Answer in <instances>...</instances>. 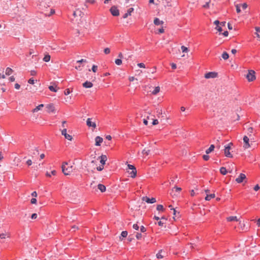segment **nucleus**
I'll return each mask as SVG.
<instances>
[{
  "mask_svg": "<svg viewBox=\"0 0 260 260\" xmlns=\"http://www.w3.org/2000/svg\"><path fill=\"white\" fill-rule=\"evenodd\" d=\"M62 171L65 175H69L73 171V166L69 165L67 162H64L61 167Z\"/></svg>",
  "mask_w": 260,
  "mask_h": 260,
  "instance_id": "1",
  "label": "nucleus"
},
{
  "mask_svg": "<svg viewBox=\"0 0 260 260\" xmlns=\"http://www.w3.org/2000/svg\"><path fill=\"white\" fill-rule=\"evenodd\" d=\"M127 167L129 170H131V171H128V172L129 174L130 175L131 177L132 178L136 177V176L137 175V170H136V168H135V167L133 165L128 164L127 165Z\"/></svg>",
  "mask_w": 260,
  "mask_h": 260,
  "instance_id": "2",
  "label": "nucleus"
},
{
  "mask_svg": "<svg viewBox=\"0 0 260 260\" xmlns=\"http://www.w3.org/2000/svg\"><path fill=\"white\" fill-rule=\"evenodd\" d=\"M255 72L253 70H249L246 75V78L248 81H253L255 79Z\"/></svg>",
  "mask_w": 260,
  "mask_h": 260,
  "instance_id": "3",
  "label": "nucleus"
},
{
  "mask_svg": "<svg viewBox=\"0 0 260 260\" xmlns=\"http://www.w3.org/2000/svg\"><path fill=\"white\" fill-rule=\"evenodd\" d=\"M232 143H230L227 146H225L224 149V153L226 157H232L233 155L230 153V149L231 146L233 145Z\"/></svg>",
  "mask_w": 260,
  "mask_h": 260,
  "instance_id": "4",
  "label": "nucleus"
},
{
  "mask_svg": "<svg viewBox=\"0 0 260 260\" xmlns=\"http://www.w3.org/2000/svg\"><path fill=\"white\" fill-rule=\"evenodd\" d=\"M61 135H63L64 138L69 141H72L73 139V137L71 135L67 133V129L66 128H63L61 131Z\"/></svg>",
  "mask_w": 260,
  "mask_h": 260,
  "instance_id": "5",
  "label": "nucleus"
},
{
  "mask_svg": "<svg viewBox=\"0 0 260 260\" xmlns=\"http://www.w3.org/2000/svg\"><path fill=\"white\" fill-rule=\"evenodd\" d=\"M217 76V73L214 72H208L205 74L204 77L206 79L215 78Z\"/></svg>",
  "mask_w": 260,
  "mask_h": 260,
  "instance_id": "6",
  "label": "nucleus"
},
{
  "mask_svg": "<svg viewBox=\"0 0 260 260\" xmlns=\"http://www.w3.org/2000/svg\"><path fill=\"white\" fill-rule=\"evenodd\" d=\"M112 15L117 16L119 15V12L117 7L115 6H112L110 10Z\"/></svg>",
  "mask_w": 260,
  "mask_h": 260,
  "instance_id": "7",
  "label": "nucleus"
},
{
  "mask_svg": "<svg viewBox=\"0 0 260 260\" xmlns=\"http://www.w3.org/2000/svg\"><path fill=\"white\" fill-rule=\"evenodd\" d=\"M142 200L143 201H145L147 203L149 204H152L156 202V199L154 198H152L151 199H149L147 197H143L142 198Z\"/></svg>",
  "mask_w": 260,
  "mask_h": 260,
  "instance_id": "8",
  "label": "nucleus"
},
{
  "mask_svg": "<svg viewBox=\"0 0 260 260\" xmlns=\"http://www.w3.org/2000/svg\"><path fill=\"white\" fill-rule=\"evenodd\" d=\"M243 141H244V148L245 149H247L250 147V144H249V138L245 136L243 138Z\"/></svg>",
  "mask_w": 260,
  "mask_h": 260,
  "instance_id": "9",
  "label": "nucleus"
},
{
  "mask_svg": "<svg viewBox=\"0 0 260 260\" xmlns=\"http://www.w3.org/2000/svg\"><path fill=\"white\" fill-rule=\"evenodd\" d=\"M246 175L244 174L241 173L239 177L236 179V181L238 183H242L243 180H244L246 179Z\"/></svg>",
  "mask_w": 260,
  "mask_h": 260,
  "instance_id": "10",
  "label": "nucleus"
},
{
  "mask_svg": "<svg viewBox=\"0 0 260 260\" xmlns=\"http://www.w3.org/2000/svg\"><path fill=\"white\" fill-rule=\"evenodd\" d=\"M103 141V139L102 137L100 136L96 137L95 138V145L96 146H101Z\"/></svg>",
  "mask_w": 260,
  "mask_h": 260,
  "instance_id": "11",
  "label": "nucleus"
},
{
  "mask_svg": "<svg viewBox=\"0 0 260 260\" xmlns=\"http://www.w3.org/2000/svg\"><path fill=\"white\" fill-rule=\"evenodd\" d=\"M87 125L89 127H92L95 128L96 126V124L94 122L91 121V118H88L86 121Z\"/></svg>",
  "mask_w": 260,
  "mask_h": 260,
  "instance_id": "12",
  "label": "nucleus"
},
{
  "mask_svg": "<svg viewBox=\"0 0 260 260\" xmlns=\"http://www.w3.org/2000/svg\"><path fill=\"white\" fill-rule=\"evenodd\" d=\"M46 108L47 109V111L49 113L50 112H55V108L53 104H49L46 105Z\"/></svg>",
  "mask_w": 260,
  "mask_h": 260,
  "instance_id": "13",
  "label": "nucleus"
},
{
  "mask_svg": "<svg viewBox=\"0 0 260 260\" xmlns=\"http://www.w3.org/2000/svg\"><path fill=\"white\" fill-rule=\"evenodd\" d=\"M100 159V162L102 165H104L107 160V157L106 155H102L99 157Z\"/></svg>",
  "mask_w": 260,
  "mask_h": 260,
  "instance_id": "14",
  "label": "nucleus"
},
{
  "mask_svg": "<svg viewBox=\"0 0 260 260\" xmlns=\"http://www.w3.org/2000/svg\"><path fill=\"white\" fill-rule=\"evenodd\" d=\"M134 11V8H131L128 9L127 12L123 15V18H127L128 16L131 15L132 13Z\"/></svg>",
  "mask_w": 260,
  "mask_h": 260,
  "instance_id": "15",
  "label": "nucleus"
},
{
  "mask_svg": "<svg viewBox=\"0 0 260 260\" xmlns=\"http://www.w3.org/2000/svg\"><path fill=\"white\" fill-rule=\"evenodd\" d=\"M93 86V84L91 82L86 81L84 83H83V86L86 88H89L92 87Z\"/></svg>",
  "mask_w": 260,
  "mask_h": 260,
  "instance_id": "16",
  "label": "nucleus"
},
{
  "mask_svg": "<svg viewBox=\"0 0 260 260\" xmlns=\"http://www.w3.org/2000/svg\"><path fill=\"white\" fill-rule=\"evenodd\" d=\"M39 152L38 150H37L35 148V149H31V150H29V155L32 156L34 155H38Z\"/></svg>",
  "mask_w": 260,
  "mask_h": 260,
  "instance_id": "17",
  "label": "nucleus"
},
{
  "mask_svg": "<svg viewBox=\"0 0 260 260\" xmlns=\"http://www.w3.org/2000/svg\"><path fill=\"white\" fill-rule=\"evenodd\" d=\"M174 190L176 192H179L181 190V188L180 187H175L174 188V189H172V192L171 193V194L173 196H178L177 193L176 194V193H174V194H173L174 192Z\"/></svg>",
  "mask_w": 260,
  "mask_h": 260,
  "instance_id": "18",
  "label": "nucleus"
},
{
  "mask_svg": "<svg viewBox=\"0 0 260 260\" xmlns=\"http://www.w3.org/2000/svg\"><path fill=\"white\" fill-rule=\"evenodd\" d=\"M44 105L43 104H40L39 106H37L35 108L32 109V112L36 113L38 112V111L42 109L43 107H44Z\"/></svg>",
  "mask_w": 260,
  "mask_h": 260,
  "instance_id": "19",
  "label": "nucleus"
},
{
  "mask_svg": "<svg viewBox=\"0 0 260 260\" xmlns=\"http://www.w3.org/2000/svg\"><path fill=\"white\" fill-rule=\"evenodd\" d=\"M154 23L155 25H159L160 24H162L164 23V21L160 20L157 18H155L154 20Z\"/></svg>",
  "mask_w": 260,
  "mask_h": 260,
  "instance_id": "20",
  "label": "nucleus"
},
{
  "mask_svg": "<svg viewBox=\"0 0 260 260\" xmlns=\"http://www.w3.org/2000/svg\"><path fill=\"white\" fill-rule=\"evenodd\" d=\"M228 221H238L239 219L237 216H230L226 218Z\"/></svg>",
  "mask_w": 260,
  "mask_h": 260,
  "instance_id": "21",
  "label": "nucleus"
},
{
  "mask_svg": "<svg viewBox=\"0 0 260 260\" xmlns=\"http://www.w3.org/2000/svg\"><path fill=\"white\" fill-rule=\"evenodd\" d=\"M98 187V189L102 192L106 191V186L102 184H99Z\"/></svg>",
  "mask_w": 260,
  "mask_h": 260,
  "instance_id": "22",
  "label": "nucleus"
},
{
  "mask_svg": "<svg viewBox=\"0 0 260 260\" xmlns=\"http://www.w3.org/2000/svg\"><path fill=\"white\" fill-rule=\"evenodd\" d=\"M59 88L57 87L56 85H55V86L53 85H51L49 86V89L50 91H53V92H57Z\"/></svg>",
  "mask_w": 260,
  "mask_h": 260,
  "instance_id": "23",
  "label": "nucleus"
},
{
  "mask_svg": "<svg viewBox=\"0 0 260 260\" xmlns=\"http://www.w3.org/2000/svg\"><path fill=\"white\" fill-rule=\"evenodd\" d=\"M215 197V196L214 193H212V194H207L206 197H205V200L206 201H209L211 199L214 198Z\"/></svg>",
  "mask_w": 260,
  "mask_h": 260,
  "instance_id": "24",
  "label": "nucleus"
},
{
  "mask_svg": "<svg viewBox=\"0 0 260 260\" xmlns=\"http://www.w3.org/2000/svg\"><path fill=\"white\" fill-rule=\"evenodd\" d=\"M215 147L214 145H211L210 147L206 150V154H209L214 150Z\"/></svg>",
  "mask_w": 260,
  "mask_h": 260,
  "instance_id": "25",
  "label": "nucleus"
},
{
  "mask_svg": "<svg viewBox=\"0 0 260 260\" xmlns=\"http://www.w3.org/2000/svg\"><path fill=\"white\" fill-rule=\"evenodd\" d=\"M150 152V149L147 148H144L142 152V154L143 155H149Z\"/></svg>",
  "mask_w": 260,
  "mask_h": 260,
  "instance_id": "26",
  "label": "nucleus"
},
{
  "mask_svg": "<svg viewBox=\"0 0 260 260\" xmlns=\"http://www.w3.org/2000/svg\"><path fill=\"white\" fill-rule=\"evenodd\" d=\"M160 91V88L159 86L155 87L154 89L152 91V93L154 95L158 93Z\"/></svg>",
  "mask_w": 260,
  "mask_h": 260,
  "instance_id": "27",
  "label": "nucleus"
},
{
  "mask_svg": "<svg viewBox=\"0 0 260 260\" xmlns=\"http://www.w3.org/2000/svg\"><path fill=\"white\" fill-rule=\"evenodd\" d=\"M56 172L55 170H53L50 173H48V172H47L46 174V175L47 176V177H51V175H56Z\"/></svg>",
  "mask_w": 260,
  "mask_h": 260,
  "instance_id": "28",
  "label": "nucleus"
},
{
  "mask_svg": "<svg viewBox=\"0 0 260 260\" xmlns=\"http://www.w3.org/2000/svg\"><path fill=\"white\" fill-rule=\"evenodd\" d=\"M220 172L221 174L225 175L227 173V171L225 168L221 167L220 169Z\"/></svg>",
  "mask_w": 260,
  "mask_h": 260,
  "instance_id": "29",
  "label": "nucleus"
},
{
  "mask_svg": "<svg viewBox=\"0 0 260 260\" xmlns=\"http://www.w3.org/2000/svg\"><path fill=\"white\" fill-rule=\"evenodd\" d=\"M255 30H256V37L258 38H260V28L258 27H255Z\"/></svg>",
  "mask_w": 260,
  "mask_h": 260,
  "instance_id": "30",
  "label": "nucleus"
},
{
  "mask_svg": "<svg viewBox=\"0 0 260 260\" xmlns=\"http://www.w3.org/2000/svg\"><path fill=\"white\" fill-rule=\"evenodd\" d=\"M222 57L224 60H226L229 58V55L228 53L224 52L222 54Z\"/></svg>",
  "mask_w": 260,
  "mask_h": 260,
  "instance_id": "31",
  "label": "nucleus"
},
{
  "mask_svg": "<svg viewBox=\"0 0 260 260\" xmlns=\"http://www.w3.org/2000/svg\"><path fill=\"white\" fill-rule=\"evenodd\" d=\"M13 72L12 69L10 68H7L6 70V74L7 75H10Z\"/></svg>",
  "mask_w": 260,
  "mask_h": 260,
  "instance_id": "32",
  "label": "nucleus"
},
{
  "mask_svg": "<svg viewBox=\"0 0 260 260\" xmlns=\"http://www.w3.org/2000/svg\"><path fill=\"white\" fill-rule=\"evenodd\" d=\"M211 2V0H209L208 2H206V4L203 6V7L206 9L209 8Z\"/></svg>",
  "mask_w": 260,
  "mask_h": 260,
  "instance_id": "33",
  "label": "nucleus"
},
{
  "mask_svg": "<svg viewBox=\"0 0 260 260\" xmlns=\"http://www.w3.org/2000/svg\"><path fill=\"white\" fill-rule=\"evenodd\" d=\"M50 60V56L49 54L46 55L43 58V60L45 62H48Z\"/></svg>",
  "mask_w": 260,
  "mask_h": 260,
  "instance_id": "34",
  "label": "nucleus"
},
{
  "mask_svg": "<svg viewBox=\"0 0 260 260\" xmlns=\"http://www.w3.org/2000/svg\"><path fill=\"white\" fill-rule=\"evenodd\" d=\"M253 130V129L252 127H249L247 129L248 134L250 137L251 136V133H252Z\"/></svg>",
  "mask_w": 260,
  "mask_h": 260,
  "instance_id": "35",
  "label": "nucleus"
},
{
  "mask_svg": "<svg viewBox=\"0 0 260 260\" xmlns=\"http://www.w3.org/2000/svg\"><path fill=\"white\" fill-rule=\"evenodd\" d=\"M181 49L182 51L183 52H186V53H187V52H188V51H189V50H188V49L186 47H185V46H182L181 47Z\"/></svg>",
  "mask_w": 260,
  "mask_h": 260,
  "instance_id": "36",
  "label": "nucleus"
},
{
  "mask_svg": "<svg viewBox=\"0 0 260 260\" xmlns=\"http://www.w3.org/2000/svg\"><path fill=\"white\" fill-rule=\"evenodd\" d=\"M162 251V250H160L157 254H156V257L157 258H162L164 257V256L161 254V252Z\"/></svg>",
  "mask_w": 260,
  "mask_h": 260,
  "instance_id": "37",
  "label": "nucleus"
},
{
  "mask_svg": "<svg viewBox=\"0 0 260 260\" xmlns=\"http://www.w3.org/2000/svg\"><path fill=\"white\" fill-rule=\"evenodd\" d=\"M115 62L117 65L120 66L122 62L121 59H116L115 60Z\"/></svg>",
  "mask_w": 260,
  "mask_h": 260,
  "instance_id": "38",
  "label": "nucleus"
},
{
  "mask_svg": "<svg viewBox=\"0 0 260 260\" xmlns=\"http://www.w3.org/2000/svg\"><path fill=\"white\" fill-rule=\"evenodd\" d=\"M156 209L158 211H164V207L161 205H158Z\"/></svg>",
  "mask_w": 260,
  "mask_h": 260,
  "instance_id": "39",
  "label": "nucleus"
},
{
  "mask_svg": "<svg viewBox=\"0 0 260 260\" xmlns=\"http://www.w3.org/2000/svg\"><path fill=\"white\" fill-rule=\"evenodd\" d=\"M157 113H158L157 114V116L158 117H159L160 116H161L162 117H164V116L162 115V109H160V110H158L157 111Z\"/></svg>",
  "mask_w": 260,
  "mask_h": 260,
  "instance_id": "40",
  "label": "nucleus"
},
{
  "mask_svg": "<svg viewBox=\"0 0 260 260\" xmlns=\"http://www.w3.org/2000/svg\"><path fill=\"white\" fill-rule=\"evenodd\" d=\"M97 70H98V66L96 65H93L92 67V71L95 73L97 71Z\"/></svg>",
  "mask_w": 260,
  "mask_h": 260,
  "instance_id": "41",
  "label": "nucleus"
},
{
  "mask_svg": "<svg viewBox=\"0 0 260 260\" xmlns=\"http://www.w3.org/2000/svg\"><path fill=\"white\" fill-rule=\"evenodd\" d=\"M215 29L218 30L219 32H221L222 31V27L221 26L219 25H218V26H216V27H215Z\"/></svg>",
  "mask_w": 260,
  "mask_h": 260,
  "instance_id": "42",
  "label": "nucleus"
},
{
  "mask_svg": "<svg viewBox=\"0 0 260 260\" xmlns=\"http://www.w3.org/2000/svg\"><path fill=\"white\" fill-rule=\"evenodd\" d=\"M104 53L106 54H109L110 53V48H106L105 49H104Z\"/></svg>",
  "mask_w": 260,
  "mask_h": 260,
  "instance_id": "43",
  "label": "nucleus"
},
{
  "mask_svg": "<svg viewBox=\"0 0 260 260\" xmlns=\"http://www.w3.org/2000/svg\"><path fill=\"white\" fill-rule=\"evenodd\" d=\"M121 235L123 237H126L127 235V232L126 231H123L121 232Z\"/></svg>",
  "mask_w": 260,
  "mask_h": 260,
  "instance_id": "44",
  "label": "nucleus"
},
{
  "mask_svg": "<svg viewBox=\"0 0 260 260\" xmlns=\"http://www.w3.org/2000/svg\"><path fill=\"white\" fill-rule=\"evenodd\" d=\"M137 65L140 68H145V65L144 63H139Z\"/></svg>",
  "mask_w": 260,
  "mask_h": 260,
  "instance_id": "45",
  "label": "nucleus"
},
{
  "mask_svg": "<svg viewBox=\"0 0 260 260\" xmlns=\"http://www.w3.org/2000/svg\"><path fill=\"white\" fill-rule=\"evenodd\" d=\"M165 222L164 221L160 220L158 222V224L160 226H163Z\"/></svg>",
  "mask_w": 260,
  "mask_h": 260,
  "instance_id": "46",
  "label": "nucleus"
},
{
  "mask_svg": "<svg viewBox=\"0 0 260 260\" xmlns=\"http://www.w3.org/2000/svg\"><path fill=\"white\" fill-rule=\"evenodd\" d=\"M236 11L238 13H239L241 12L240 7L239 5H236Z\"/></svg>",
  "mask_w": 260,
  "mask_h": 260,
  "instance_id": "47",
  "label": "nucleus"
},
{
  "mask_svg": "<svg viewBox=\"0 0 260 260\" xmlns=\"http://www.w3.org/2000/svg\"><path fill=\"white\" fill-rule=\"evenodd\" d=\"M239 224L241 226L242 229L243 230L244 228L245 225L244 222V221H243V222L239 221Z\"/></svg>",
  "mask_w": 260,
  "mask_h": 260,
  "instance_id": "48",
  "label": "nucleus"
},
{
  "mask_svg": "<svg viewBox=\"0 0 260 260\" xmlns=\"http://www.w3.org/2000/svg\"><path fill=\"white\" fill-rule=\"evenodd\" d=\"M28 82L30 84H34L35 83V80L33 78H30L28 80Z\"/></svg>",
  "mask_w": 260,
  "mask_h": 260,
  "instance_id": "49",
  "label": "nucleus"
},
{
  "mask_svg": "<svg viewBox=\"0 0 260 260\" xmlns=\"http://www.w3.org/2000/svg\"><path fill=\"white\" fill-rule=\"evenodd\" d=\"M173 210V214L175 216L177 217V214L179 215V212H177L175 209L172 208Z\"/></svg>",
  "mask_w": 260,
  "mask_h": 260,
  "instance_id": "50",
  "label": "nucleus"
},
{
  "mask_svg": "<svg viewBox=\"0 0 260 260\" xmlns=\"http://www.w3.org/2000/svg\"><path fill=\"white\" fill-rule=\"evenodd\" d=\"M136 237L137 239H140L141 238V237H142V234H140V233H137L136 235Z\"/></svg>",
  "mask_w": 260,
  "mask_h": 260,
  "instance_id": "51",
  "label": "nucleus"
},
{
  "mask_svg": "<svg viewBox=\"0 0 260 260\" xmlns=\"http://www.w3.org/2000/svg\"><path fill=\"white\" fill-rule=\"evenodd\" d=\"M104 169V167H103V165L101 166H99V167H98L96 168V170L99 171H102Z\"/></svg>",
  "mask_w": 260,
  "mask_h": 260,
  "instance_id": "52",
  "label": "nucleus"
},
{
  "mask_svg": "<svg viewBox=\"0 0 260 260\" xmlns=\"http://www.w3.org/2000/svg\"><path fill=\"white\" fill-rule=\"evenodd\" d=\"M64 94L65 95H68L70 93V90L69 88L68 89H66L65 90H64Z\"/></svg>",
  "mask_w": 260,
  "mask_h": 260,
  "instance_id": "53",
  "label": "nucleus"
},
{
  "mask_svg": "<svg viewBox=\"0 0 260 260\" xmlns=\"http://www.w3.org/2000/svg\"><path fill=\"white\" fill-rule=\"evenodd\" d=\"M133 228L135 230H139V226H138V225L137 224H133Z\"/></svg>",
  "mask_w": 260,
  "mask_h": 260,
  "instance_id": "54",
  "label": "nucleus"
},
{
  "mask_svg": "<svg viewBox=\"0 0 260 260\" xmlns=\"http://www.w3.org/2000/svg\"><path fill=\"white\" fill-rule=\"evenodd\" d=\"M241 7L243 9H246L247 8V5L246 3H244L241 5Z\"/></svg>",
  "mask_w": 260,
  "mask_h": 260,
  "instance_id": "55",
  "label": "nucleus"
},
{
  "mask_svg": "<svg viewBox=\"0 0 260 260\" xmlns=\"http://www.w3.org/2000/svg\"><path fill=\"white\" fill-rule=\"evenodd\" d=\"M203 157L205 160H208L209 159V156L208 155H204Z\"/></svg>",
  "mask_w": 260,
  "mask_h": 260,
  "instance_id": "56",
  "label": "nucleus"
},
{
  "mask_svg": "<svg viewBox=\"0 0 260 260\" xmlns=\"http://www.w3.org/2000/svg\"><path fill=\"white\" fill-rule=\"evenodd\" d=\"M30 202L32 204H35L37 203V200L35 198H32L31 199Z\"/></svg>",
  "mask_w": 260,
  "mask_h": 260,
  "instance_id": "57",
  "label": "nucleus"
},
{
  "mask_svg": "<svg viewBox=\"0 0 260 260\" xmlns=\"http://www.w3.org/2000/svg\"><path fill=\"white\" fill-rule=\"evenodd\" d=\"M140 231L141 232L144 233V232H146V230L144 226H141L140 227Z\"/></svg>",
  "mask_w": 260,
  "mask_h": 260,
  "instance_id": "58",
  "label": "nucleus"
},
{
  "mask_svg": "<svg viewBox=\"0 0 260 260\" xmlns=\"http://www.w3.org/2000/svg\"><path fill=\"white\" fill-rule=\"evenodd\" d=\"M26 164L29 166H31L32 165V161L31 159H28L26 161Z\"/></svg>",
  "mask_w": 260,
  "mask_h": 260,
  "instance_id": "59",
  "label": "nucleus"
},
{
  "mask_svg": "<svg viewBox=\"0 0 260 260\" xmlns=\"http://www.w3.org/2000/svg\"><path fill=\"white\" fill-rule=\"evenodd\" d=\"M31 219H36L37 218V214L36 213H34L31 215Z\"/></svg>",
  "mask_w": 260,
  "mask_h": 260,
  "instance_id": "60",
  "label": "nucleus"
},
{
  "mask_svg": "<svg viewBox=\"0 0 260 260\" xmlns=\"http://www.w3.org/2000/svg\"><path fill=\"white\" fill-rule=\"evenodd\" d=\"M6 236V234L2 233L0 234V238L1 239H5Z\"/></svg>",
  "mask_w": 260,
  "mask_h": 260,
  "instance_id": "61",
  "label": "nucleus"
},
{
  "mask_svg": "<svg viewBox=\"0 0 260 260\" xmlns=\"http://www.w3.org/2000/svg\"><path fill=\"white\" fill-rule=\"evenodd\" d=\"M158 123V121L157 119H154L152 122L153 125H156Z\"/></svg>",
  "mask_w": 260,
  "mask_h": 260,
  "instance_id": "62",
  "label": "nucleus"
},
{
  "mask_svg": "<svg viewBox=\"0 0 260 260\" xmlns=\"http://www.w3.org/2000/svg\"><path fill=\"white\" fill-rule=\"evenodd\" d=\"M259 188H260V187H259V185L257 184V185H256L254 186V190L255 191H257V190L259 189Z\"/></svg>",
  "mask_w": 260,
  "mask_h": 260,
  "instance_id": "63",
  "label": "nucleus"
},
{
  "mask_svg": "<svg viewBox=\"0 0 260 260\" xmlns=\"http://www.w3.org/2000/svg\"><path fill=\"white\" fill-rule=\"evenodd\" d=\"M214 24L216 26H218L220 25V22L218 20H215L214 21Z\"/></svg>",
  "mask_w": 260,
  "mask_h": 260,
  "instance_id": "64",
  "label": "nucleus"
}]
</instances>
